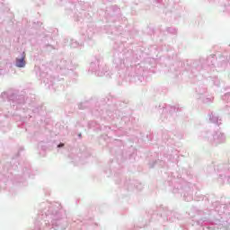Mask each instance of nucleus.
<instances>
[{
    "label": "nucleus",
    "instance_id": "nucleus-1",
    "mask_svg": "<svg viewBox=\"0 0 230 230\" xmlns=\"http://www.w3.org/2000/svg\"><path fill=\"white\" fill-rule=\"evenodd\" d=\"M26 56H23L22 58L16 59V67H24L26 66V61H24V58Z\"/></svg>",
    "mask_w": 230,
    "mask_h": 230
},
{
    "label": "nucleus",
    "instance_id": "nucleus-2",
    "mask_svg": "<svg viewBox=\"0 0 230 230\" xmlns=\"http://www.w3.org/2000/svg\"><path fill=\"white\" fill-rule=\"evenodd\" d=\"M58 146V148H61L62 146H64V144H60Z\"/></svg>",
    "mask_w": 230,
    "mask_h": 230
}]
</instances>
